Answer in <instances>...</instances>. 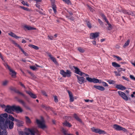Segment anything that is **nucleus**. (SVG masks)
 <instances>
[{"mask_svg":"<svg viewBox=\"0 0 135 135\" xmlns=\"http://www.w3.org/2000/svg\"><path fill=\"white\" fill-rule=\"evenodd\" d=\"M38 131L36 129L25 128L24 131H21L19 133V135H36L38 134Z\"/></svg>","mask_w":135,"mask_h":135,"instance_id":"1","label":"nucleus"},{"mask_svg":"<svg viewBox=\"0 0 135 135\" xmlns=\"http://www.w3.org/2000/svg\"><path fill=\"white\" fill-rule=\"evenodd\" d=\"M13 125L14 123L12 121H11L9 120L6 121L4 123L2 122V128L7 127L8 125L9 128L11 129L13 128Z\"/></svg>","mask_w":135,"mask_h":135,"instance_id":"2","label":"nucleus"},{"mask_svg":"<svg viewBox=\"0 0 135 135\" xmlns=\"http://www.w3.org/2000/svg\"><path fill=\"white\" fill-rule=\"evenodd\" d=\"M60 73L63 77H69L71 76V72L69 70H66L65 71L63 70H61L60 71Z\"/></svg>","mask_w":135,"mask_h":135,"instance_id":"3","label":"nucleus"},{"mask_svg":"<svg viewBox=\"0 0 135 135\" xmlns=\"http://www.w3.org/2000/svg\"><path fill=\"white\" fill-rule=\"evenodd\" d=\"M36 122L38 126L43 129L46 128L47 127L43 121H41L37 119H36Z\"/></svg>","mask_w":135,"mask_h":135,"instance_id":"4","label":"nucleus"},{"mask_svg":"<svg viewBox=\"0 0 135 135\" xmlns=\"http://www.w3.org/2000/svg\"><path fill=\"white\" fill-rule=\"evenodd\" d=\"M113 128L115 130L117 131H122L125 132H127V130L119 126L116 124H114L112 126Z\"/></svg>","mask_w":135,"mask_h":135,"instance_id":"5","label":"nucleus"},{"mask_svg":"<svg viewBox=\"0 0 135 135\" xmlns=\"http://www.w3.org/2000/svg\"><path fill=\"white\" fill-rule=\"evenodd\" d=\"M91 131L94 132L98 133L99 134H105L106 132L103 130H101L98 128H96L94 127H93L91 128Z\"/></svg>","mask_w":135,"mask_h":135,"instance_id":"6","label":"nucleus"},{"mask_svg":"<svg viewBox=\"0 0 135 135\" xmlns=\"http://www.w3.org/2000/svg\"><path fill=\"white\" fill-rule=\"evenodd\" d=\"M76 76L77 78V82L79 84L81 85L86 82L85 79L84 77L78 75H76Z\"/></svg>","mask_w":135,"mask_h":135,"instance_id":"7","label":"nucleus"},{"mask_svg":"<svg viewBox=\"0 0 135 135\" xmlns=\"http://www.w3.org/2000/svg\"><path fill=\"white\" fill-rule=\"evenodd\" d=\"M99 32L91 33L90 34L89 38L91 40H95L96 38L99 37Z\"/></svg>","mask_w":135,"mask_h":135,"instance_id":"8","label":"nucleus"},{"mask_svg":"<svg viewBox=\"0 0 135 135\" xmlns=\"http://www.w3.org/2000/svg\"><path fill=\"white\" fill-rule=\"evenodd\" d=\"M6 67L10 71V74L11 75L12 77L15 78L16 77V73L12 69L10 66L7 64H6Z\"/></svg>","mask_w":135,"mask_h":135,"instance_id":"9","label":"nucleus"},{"mask_svg":"<svg viewBox=\"0 0 135 135\" xmlns=\"http://www.w3.org/2000/svg\"><path fill=\"white\" fill-rule=\"evenodd\" d=\"M13 109V107L7 106L5 109V111L8 113L12 114Z\"/></svg>","mask_w":135,"mask_h":135,"instance_id":"10","label":"nucleus"},{"mask_svg":"<svg viewBox=\"0 0 135 135\" xmlns=\"http://www.w3.org/2000/svg\"><path fill=\"white\" fill-rule=\"evenodd\" d=\"M75 69V73L79 75L80 76H84L85 73L81 71L80 69L76 67H74Z\"/></svg>","mask_w":135,"mask_h":135,"instance_id":"11","label":"nucleus"},{"mask_svg":"<svg viewBox=\"0 0 135 135\" xmlns=\"http://www.w3.org/2000/svg\"><path fill=\"white\" fill-rule=\"evenodd\" d=\"M69 96V101L71 102H73L74 101V98L72 93L69 91H68Z\"/></svg>","mask_w":135,"mask_h":135,"instance_id":"12","label":"nucleus"},{"mask_svg":"<svg viewBox=\"0 0 135 135\" xmlns=\"http://www.w3.org/2000/svg\"><path fill=\"white\" fill-rule=\"evenodd\" d=\"M115 88L118 89L123 90L126 89V88L121 84H117L115 85Z\"/></svg>","mask_w":135,"mask_h":135,"instance_id":"13","label":"nucleus"},{"mask_svg":"<svg viewBox=\"0 0 135 135\" xmlns=\"http://www.w3.org/2000/svg\"><path fill=\"white\" fill-rule=\"evenodd\" d=\"M48 56L50 58L51 60L56 65H58V63L56 61V59L50 54H48Z\"/></svg>","mask_w":135,"mask_h":135,"instance_id":"14","label":"nucleus"},{"mask_svg":"<svg viewBox=\"0 0 135 135\" xmlns=\"http://www.w3.org/2000/svg\"><path fill=\"white\" fill-rule=\"evenodd\" d=\"M94 88L101 91H103L105 90V88L103 86L99 85H95L93 86Z\"/></svg>","mask_w":135,"mask_h":135,"instance_id":"15","label":"nucleus"},{"mask_svg":"<svg viewBox=\"0 0 135 135\" xmlns=\"http://www.w3.org/2000/svg\"><path fill=\"white\" fill-rule=\"evenodd\" d=\"M83 76L85 77L86 80L90 82H91L93 78L90 77L89 75L88 74L85 73Z\"/></svg>","mask_w":135,"mask_h":135,"instance_id":"16","label":"nucleus"},{"mask_svg":"<svg viewBox=\"0 0 135 135\" xmlns=\"http://www.w3.org/2000/svg\"><path fill=\"white\" fill-rule=\"evenodd\" d=\"M25 121L26 123L28 125H29L32 123V121L28 117H25Z\"/></svg>","mask_w":135,"mask_h":135,"instance_id":"17","label":"nucleus"},{"mask_svg":"<svg viewBox=\"0 0 135 135\" xmlns=\"http://www.w3.org/2000/svg\"><path fill=\"white\" fill-rule=\"evenodd\" d=\"M26 92L28 94L30 97L33 98H37L36 95L30 91H26Z\"/></svg>","mask_w":135,"mask_h":135,"instance_id":"18","label":"nucleus"},{"mask_svg":"<svg viewBox=\"0 0 135 135\" xmlns=\"http://www.w3.org/2000/svg\"><path fill=\"white\" fill-rule=\"evenodd\" d=\"M103 18L104 20L106 22L107 24L108 25V28L109 29H111L112 28V26L109 23V22L107 20L105 17L104 15H103Z\"/></svg>","mask_w":135,"mask_h":135,"instance_id":"19","label":"nucleus"},{"mask_svg":"<svg viewBox=\"0 0 135 135\" xmlns=\"http://www.w3.org/2000/svg\"><path fill=\"white\" fill-rule=\"evenodd\" d=\"M15 120L17 122V125L18 126H22L24 124L23 122L21 120L15 119Z\"/></svg>","mask_w":135,"mask_h":135,"instance_id":"20","label":"nucleus"},{"mask_svg":"<svg viewBox=\"0 0 135 135\" xmlns=\"http://www.w3.org/2000/svg\"><path fill=\"white\" fill-rule=\"evenodd\" d=\"M14 109L16 112L17 113H21L23 111L22 109L19 106L16 107Z\"/></svg>","mask_w":135,"mask_h":135,"instance_id":"21","label":"nucleus"},{"mask_svg":"<svg viewBox=\"0 0 135 135\" xmlns=\"http://www.w3.org/2000/svg\"><path fill=\"white\" fill-rule=\"evenodd\" d=\"M8 35L11 36L15 38L16 39H18L21 38L20 37L17 36L16 34L13 32H11L8 33Z\"/></svg>","mask_w":135,"mask_h":135,"instance_id":"22","label":"nucleus"},{"mask_svg":"<svg viewBox=\"0 0 135 135\" xmlns=\"http://www.w3.org/2000/svg\"><path fill=\"white\" fill-rule=\"evenodd\" d=\"M91 82H93L94 83H101V80H99V79L95 78H93L92 79Z\"/></svg>","mask_w":135,"mask_h":135,"instance_id":"23","label":"nucleus"},{"mask_svg":"<svg viewBox=\"0 0 135 135\" xmlns=\"http://www.w3.org/2000/svg\"><path fill=\"white\" fill-rule=\"evenodd\" d=\"M112 65L113 67L115 68L120 67V65L119 64L115 62H112Z\"/></svg>","mask_w":135,"mask_h":135,"instance_id":"24","label":"nucleus"},{"mask_svg":"<svg viewBox=\"0 0 135 135\" xmlns=\"http://www.w3.org/2000/svg\"><path fill=\"white\" fill-rule=\"evenodd\" d=\"M29 19L30 21L33 22H35L37 20V19L36 18L32 16L30 17Z\"/></svg>","mask_w":135,"mask_h":135,"instance_id":"25","label":"nucleus"},{"mask_svg":"<svg viewBox=\"0 0 135 135\" xmlns=\"http://www.w3.org/2000/svg\"><path fill=\"white\" fill-rule=\"evenodd\" d=\"M30 47L32 48L33 49L36 50H38L39 49V47L37 46L34 45L30 44L28 45Z\"/></svg>","mask_w":135,"mask_h":135,"instance_id":"26","label":"nucleus"},{"mask_svg":"<svg viewBox=\"0 0 135 135\" xmlns=\"http://www.w3.org/2000/svg\"><path fill=\"white\" fill-rule=\"evenodd\" d=\"M107 82H108L109 84H114L115 83V81L113 80H108L107 81Z\"/></svg>","mask_w":135,"mask_h":135,"instance_id":"27","label":"nucleus"},{"mask_svg":"<svg viewBox=\"0 0 135 135\" xmlns=\"http://www.w3.org/2000/svg\"><path fill=\"white\" fill-rule=\"evenodd\" d=\"M25 27L28 30L36 29V28H35L31 27L30 26H25Z\"/></svg>","mask_w":135,"mask_h":135,"instance_id":"28","label":"nucleus"},{"mask_svg":"<svg viewBox=\"0 0 135 135\" xmlns=\"http://www.w3.org/2000/svg\"><path fill=\"white\" fill-rule=\"evenodd\" d=\"M118 93L119 96L122 98L123 97V95H124L125 94L123 92L120 91H118Z\"/></svg>","mask_w":135,"mask_h":135,"instance_id":"29","label":"nucleus"},{"mask_svg":"<svg viewBox=\"0 0 135 135\" xmlns=\"http://www.w3.org/2000/svg\"><path fill=\"white\" fill-rule=\"evenodd\" d=\"M7 117L8 115L6 113L1 114L0 115V119L2 118V117H4V118H7ZM0 121H1L0 120Z\"/></svg>","mask_w":135,"mask_h":135,"instance_id":"30","label":"nucleus"},{"mask_svg":"<svg viewBox=\"0 0 135 135\" xmlns=\"http://www.w3.org/2000/svg\"><path fill=\"white\" fill-rule=\"evenodd\" d=\"M130 41L129 40H128L126 42L124 45L123 46V47L124 48H125L127 46H128L129 43Z\"/></svg>","mask_w":135,"mask_h":135,"instance_id":"31","label":"nucleus"},{"mask_svg":"<svg viewBox=\"0 0 135 135\" xmlns=\"http://www.w3.org/2000/svg\"><path fill=\"white\" fill-rule=\"evenodd\" d=\"M113 56L114 57V58L116 59V60L117 61H121L122 60V58H121L120 57H119V56L115 55H114Z\"/></svg>","mask_w":135,"mask_h":135,"instance_id":"32","label":"nucleus"},{"mask_svg":"<svg viewBox=\"0 0 135 135\" xmlns=\"http://www.w3.org/2000/svg\"><path fill=\"white\" fill-rule=\"evenodd\" d=\"M64 2H65L66 3L69 4H71V2L70 0H62Z\"/></svg>","mask_w":135,"mask_h":135,"instance_id":"33","label":"nucleus"},{"mask_svg":"<svg viewBox=\"0 0 135 135\" xmlns=\"http://www.w3.org/2000/svg\"><path fill=\"white\" fill-rule=\"evenodd\" d=\"M78 51L81 52V53H83L85 52V50L83 48L79 47L78 48Z\"/></svg>","mask_w":135,"mask_h":135,"instance_id":"34","label":"nucleus"},{"mask_svg":"<svg viewBox=\"0 0 135 135\" xmlns=\"http://www.w3.org/2000/svg\"><path fill=\"white\" fill-rule=\"evenodd\" d=\"M21 8L25 10L26 11L28 12H30L31 11V9L27 8H26L25 7H21Z\"/></svg>","mask_w":135,"mask_h":135,"instance_id":"35","label":"nucleus"},{"mask_svg":"<svg viewBox=\"0 0 135 135\" xmlns=\"http://www.w3.org/2000/svg\"><path fill=\"white\" fill-rule=\"evenodd\" d=\"M63 124L64 126L69 127H70L71 126V125L70 124V123L67 122L64 123Z\"/></svg>","mask_w":135,"mask_h":135,"instance_id":"36","label":"nucleus"},{"mask_svg":"<svg viewBox=\"0 0 135 135\" xmlns=\"http://www.w3.org/2000/svg\"><path fill=\"white\" fill-rule=\"evenodd\" d=\"M12 43L14 44L15 46L19 47L20 46L18 44H17L16 42L14 40H12L11 41Z\"/></svg>","mask_w":135,"mask_h":135,"instance_id":"37","label":"nucleus"},{"mask_svg":"<svg viewBox=\"0 0 135 135\" xmlns=\"http://www.w3.org/2000/svg\"><path fill=\"white\" fill-rule=\"evenodd\" d=\"M52 8L54 11V12L55 13H56V5L55 4H53L52 5Z\"/></svg>","mask_w":135,"mask_h":135,"instance_id":"38","label":"nucleus"},{"mask_svg":"<svg viewBox=\"0 0 135 135\" xmlns=\"http://www.w3.org/2000/svg\"><path fill=\"white\" fill-rule=\"evenodd\" d=\"M62 131L65 135H73L71 134L68 133H67V131L64 129H62Z\"/></svg>","mask_w":135,"mask_h":135,"instance_id":"39","label":"nucleus"},{"mask_svg":"<svg viewBox=\"0 0 135 135\" xmlns=\"http://www.w3.org/2000/svg\"><path fill=\"white\" fill-rule=\"evenodd\" d=\"M21 2L24 5H26L28 7L29 6V4L27 3V2L22 1Z\"/></svg>","mask_w":135,"mask_h":135,"instance_id":"40","label":"nucleus"},{"mask_svg":"<svg viewBox=\"0 0 135 135\" xmlns=\"http://www.w3.org/2000/svg\"><path fill=\"white\" fill-rule=\"evenodd\" d=\"M122 98L126 101H127L128 100V97L125 94L124 95H123V97Z\"/></svg>","mask_w":135,"mask_h":135,"instance_id":"41","label":"nucleus"},{"mask_svg":"<svg viewBox=\"0 0 135 135\" xmlns=\"http://www.w3.org/2000/svg\"><path fill=\"white\" fill-rule=\"evenodd\" d=\"M125 71V69L124 68H120L118 69V72L120 73L122 71Z\"/></svg>","mask_w":135,"mask_h":135,"instance_id":"42","label":"nucleus"},{"mask_svg":"<svg viewBox=\"0 0 135 135\" xmlns=\"http://www.w3.org/2000/svg\"><path fill=\"white\" fill-rule=\"evenodd\" d=\"M86 24L88 27L89 28H91L92 27V25L91 23L89 22H86Z\"/></svg>","mask_w":135,"mask_h":135,"instance_id":"43","label":"nucleus"},{"mask_svg":"<svg viewBox=\"0 0 135 135\" xmlns=\"http://www.w3.org/2000/svg\"><path fill=\"white\" fill-rule=\"evenodd\" d=\"M84 100L85 101V102H93V99L90 100L88 99H84Z\"/></svg>","mask_w":135,"mask_h":135,"instance_id":"44","label":"nucleus"},{"mask_svg":"<svg viewBox=\"0 0 135 135\" xmlns=\"http://www.w3.org/2000/svg\"><path fill=\"white\" fill-rule=\"evenodd\" d=\"M101 83H102L103 85L104 86V87H106V86H107V87H108V84L106 83L105 82H104V81H103L102 82H101Z\"/></svg>","mask_w":135,"mask_h":135,"instance_id":"45","label":"nucleus"},{"mask_svg":"<svg viewBox=\"0 0 135 135\" xmlns=\"http://www.w3.org/2000/svg\"><path fill=\"white\" fill-rule=\"evenodd\" d=\"M8 119L11 120L12 121H13L14 120V118L11 115H9V116Z\"/></svg>","mask_w":135,"mask_h":135,"instance_id":"46","label":"nucleus"},{"mask_svg":"<svg viewBox=\"0 0 135 135\" xmlns=\"http://www.w3.org/2000/svg\"><path fill=\"white\" fill-rule=\"evenodd\" d=\"M114 73L116 76H120L121 75L118 72H117V71H114Z\"/></svg>","mask_w":135,"mask_h":135,"instance_id":"47","label":"nucleus"},{"mask_svg":"<svg viewBox=\"0 0 135 135\" xmlns=\"http://www.w3.org/2000/svg\"><path fill=\"white\" fill-rule=\"evenodd\" d=\"M48 37L49 38L50 40H52L54 39V37L50 35H49L48 36Z\"/></svg>","mask_w":135,"mask_h":135,"instance_id":"48","label":"nucleus"},{"mask_svg":"<svg viewBox=\"0 0 135 135\" xmlns=\"http://www.w3.org/2000/svg\"><path fill=\"white\" fill-rule=\"evenodd\" d=\"M129 77L131 79L135 81V77L134 76L130 75H129Z\"/></svg>","mask_w":135,"mask_h":135,"instance_id":"49","label":"nucleus"},{"mask_svg":"<svg viewBox=\"0 0 135 135\" xmlns=\"http://www.w3.org/2000/svg\"><path fill=\"white\" fill-rule=\"evenodd\" d=\"M75 118L77 120H78L79 122H81V123L82 122V121H81V119H80L78 117L76 116L75 117Z\"/></svg>","mask_w":135,"mask_h":135,"instance_id":"50","label":"nucleus"},{"mask_svg":"<svg viewBox=\"0 0 135 135\" xmlns=\"http://www.w3.org/2000/svg\"><path fill=\"white\" fill-rule=\"evenodd\" d=\"M91 43L94 46H95L97 44V42L95 41V40L92 41H91Z\"/></svg>","mask_w":135,"mask_h":135,"instance_id":"51","label":"nucleus"},{"mask_svg":"<svg viewBox=\"0 0 135 135\" xmlns=\"http://www.w3.org/2000/svg\"><path fill=\"white\" fill-rule=\"evenodd\" d=\"M88 6L89 9H90L91 11L92 12H93L94 11V10L93 8H92L89 6L88 5Z\"/></svg>","mask_w":135,"mask_h":135,"instance_id":"52","label":"nucleus"},{"mask_svg":"<svg viewBox=\"0 0 135 135\" xmlns=\"http://www.w3.org/2000/svg\"><path fill=\"white\" fill-rule=\"evenodd\" d=\"M8 83V81H5L2 83V85H6Z\"/></svg>","mask_w":135,"mask_h":135,"instance_id":"53","label":"nucleus"},{"mask_svg":"<svg viewBox=\"0 0 135 135\" xmlns=\"http://www.w3.org/2000/svg\"><path fill=\"white\" fill-rule=\"evenodd\" d=\"M19 102L20 103L24 105L25 104V103L22 100H18Z\"/></svg>","mask_w":135,"mask_h":135,"instance_id":"54","label":"nucleus"},{"mask_svg":"<svg viewBox=\"0 0 135 135\" xmlns=\"http://www.w3.org/2000/svg\"><path fill=\"white\" fill-rule=\"evenodd\" d=\"M30 68L31 69H32L33 70H35L36 69V68L35 66H30Z\"/></svg>","mask_w":135,"mask_h":135,"instance_id":"55","label":"nucleus"},{"mask_svg":"<svg viewBox=\"0 0 135 135\" xmlns=\"http://www.w3.org/2000/svg\"><path fill=\"white\" fill-rule=\"evenodd\" d=\"M98 21L100 24L101 25H103V22L101 21V20L99 19H98Z\"/></svg>","mask_w":135,"mask_h":135,"instance_id":"56","label":"nucleus"},{"mask_svg":"<svg viewBox=\"0 0 135 135\" xmlns=\"http://www.w3.org/2000/svg\"><path fill=\"white\" fill-rule=\"evenodd\" d=\"M129 14L132 16H135V13L133 12H130Z\"/></svg>","mask_w":135,"mask_h":135,"instance_id":"57","label":"nucleus"},{"mask_svg":"<svg viewBox=\"0 0 135 135\" xmlns=\"http://www.w3.org/2000/svg\"><path fill=\"white\" fill-rule=\"evenodd\" d=\"M54 101L55 102H57L58 101V100L57 97L56 96H55L54 97Z\"/></svg>","mask_w":135,"mask_h":135,"instance_id":"58","label":"nucleus"},{"mask_svg":"<svg viewBox=\"0 0 135 135\" xmlns=\"http://www.w3.org/2000/svg\"><path fill=\"white\" fill-rule=\"evenodd\" d=\"M131 97L132 98H133L134 97L135 98V92H133V94L131 95Z\"/></svg>","mask_w":135,"mask_h":135,"instance_id":"59","label":"nucleus"},{"mask_svg":"<svg viewBox=\"0 0 135 135\" xmlns=\"http://www.w3.org/2000/svg\"><path fill=\"white\" fill-rule=\"evenodd\" d=\"M122 78H123V79L124 80H125L127 81H129V80L126 77H125L124 76H122Z\"/></svg>","mask_w":135,"mask_h":135,"instance_id":"60","label":"nucleus"},{"mask_svg":"<svg viewBox=\"0 0 135 135\" xmlns=\"http://www.w3.org/2000/svg\"><path fill=\"white\" fill-rule=\"evenodd\" d=\"M0 107L2 108H6L4 104H0Z\"/></svg>","mask_w":135,"mask_h":135,"instance_id":"61","label":"nucleus"},{"mask_svg":"<svg viewBox=\"0 0 135 135\" xmlns=\"http://www.w3.org/2000/svg\"><path fill=\"white\" fill-rule=\"evenodd\" d=\"M41 93L44 95L47 96L46 94L45 91H41Z\"/></svg>","mask_w":135,"mask_h":135,"instance_id":"62","label":"nucleus"},{"mask_svg":"<svg viewBox=\"0 0 135 135\" xmlns=\"http://www.w3.org/2000/svg\"><path fill=\"white\" fill-rule=\"evenodd\" d=\"M21 50V51H22V52L23 53L24 52H25V51L23 50L21 47L20 46L18 47Z\"/></svg>","mask_w":135,"mask_h":135,"instance_id":"63","label":"nucleus"},{"mask_svg":"<svg viewBox=\"0 0 135 135\" xmlns=\"http://www.w3.org/2000/svg\"><path fill=\"white\" fill-rule=\"evenodd\" d=\"M2 135H7L6 132H3L2 133Z\"/></svg>","mask_w":135,"mask_h":135,"instance_id":"64","label":"nucleus"}]
</instances>
